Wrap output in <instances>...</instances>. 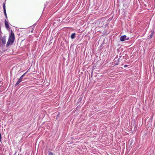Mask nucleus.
<instances>
[{
	"label": "nucleus",
	"instance_id": "f257e3e1",
	"mask_svg": "<svg viewBox=\"0 0 155 155\" xmlns=\"http://www.w3.org/2000/svg\"><path fill=\"white\" fill-rule=\"evenodd\" d=\"M15 40V35L13 32L11 31L10 34L9 36L8 39L6 44V47L12 45Z\"/></svg>",
	"mask_w": 155,
	"mask_h": 155
},
{
	"label": "nucleus",
	"instance_id": "f03ea898",
	"mask_svg": "<svg viewBox=\"0 0 155 155\" xmlns=\"http://www.w3.org/2000/svg\"><path fill=\"white\" fill-rule=\"evenodd\" d=\"M129 37H127L126 35H123L120 38V40L122 41H124L126 40H128Z\"/></svg>",
	"mask_w": 155,
	"mask_h": 155
},
{
	"label": "nucleus",
	"instance_id": "7ed1b4c3",
	"mask_svg": "<svg viewBox=\"0 0 155 155\" xmlns=\"http://www.w3.org/2000/svg\"><path fill=\"white\" fill-rule=\"evenodd\" d=\"M23 78L22 76H21L20 78L18 79V81L15 84V86L17 85L21 81H22V79Z\"/></svg>",
	"mask_w": 155,
	"mask_h": 155
},
{
	"label": "nucleus",
	"instance_id": "20e7f679",
	"mask_svg": "<svg viewBox=\"0 0 155 155\" xmlns=\"http://www.w3.org/2000/svg\"><path fill=\"white\" fill-rule=\"evenodd\" d=\"M3 6L4 12V14L5 15V16H6V15H7V14H6V9H5V2H4L3 3Z\"/></svg>",
	"mask_w": 155,
	"mask_h": 155
},
{
	"label": "nucleus",
	"instance_id": "39448f33",
	"mask_svg": "<svg viewBox=\"0 0 155 155\" xmlns=\"http://www.w3.org/2000/svg\"><path fill=\"white\" fill-rule=\"evenodd\" d=\"M2 43L3 44H5L6 42V38L5 37H4L2 39Z\"/></svg>",
	"mask_w": 155,
	"mask_h": 155
},
{
	"label": "nucleus",
	"instance_id": "423d86ee",
	"mask_svg": "<svg viewBox=\"0 0 155 155\" xmlns=\"http://www.w3.org/2000/svg\"><path fill=\"white\" fill-rule=\"evenodd\" d=\"M5 27L7 28H9V25L8 24V22L6 21V20L5 21Z\"/></svg>",
	"mask_w": 155,
	"mask_h": 155
},
{
	"label": "nucleus",
	"instance_id": "0eeeda50",
	"mask_svg": "<svg viewBox=\"0 0 155 155\" xmlns=\"http://www.w3.org/2000/svg\"><path fill=\"white\" fill-rule=\"evenodd\" d=\"M75 36V33H73L71 35V38L72 39H73L74 38Z\"/></svg>",
	"mask_w": 155,
	"mask_h": 155
},
{
	"label": "nucleus",
	"instance_id": "6e6552de",
	"mask_svg": "<svg viewBox=\"0 0 155 155\" xmlns=\"http://www.w3.org/2000/svg\"><path fill=\"white\" fill-rule=\"evenodd\" d=\"M48 155H53V154L52 153V152H50L49 153Z\"/></svg>",
	"mask_w": 155,
	"mask_h": 155
},
{
	"label": "nucleus",
	"instance_id": "1a4fd4ad",
	"mask_svg": "<svg viewBox=\"0 0 155 155\" xmlns=\"http://www.w3.org/2000/svg\"><path fill=\"white\" fill-rule=\"evenodd\" d=\"M1 139H2V136L1 133H0V141H1Z\"/></svg>",
	"mask_w": 155,
	"mask_h": 155
},
{
	"label": "nucleus",
	"instance_id": "9d476101",
	"mask_svg": "<svg viewBox=\"0 0 155 155\" xmlns=\"http://www.w3.org/2000/svg\"><path fill=\"white\" fill-rule=\"evenodd\" d=\"M26 73V72L23 75H22L21 76H22V78L24 76V75Z\"/></svg>",
	"mask_w": 155,
	"mask_h": 155
},
{
	"label": "nucleus",
	"instance_id": "9b49d317",
	"mask_svg": "<svg viewBox=\"0 0 155 155\" xmlns=\"http://www.w3.org/2000/svg\"><path fill=\"white\" fill-rule=\"evenodd\" d=\"M128 66V65H124V67H125V68H126V67H127Z\"/></svg>",
	"mask_w": 155,
	"mask_h": 155
},
{
	"label": "nucleus",
	"instance_id": "f8f14e48",
	"mask_svg": "<svg viewBox=\"0 0 155 155\" xmlns=\"http://www.w3.org/2000/svg\"><path fill=\"white\" fill-rule=\"evenodd\" d=\"M153 34H151V35H150V38H152V36H153Z\"/></svg>",
	"mask_w": 155,
	"mask_h": 155
},
{
	"label": "nucleus",
	"instance_id": "ddd939ff",
	"mask_svg": "<svg viewBox=\"0 0 155 155\" xmlns=\"http://www.w3.org/2000/svg\"><path fill=\"white\" fill-rule=\"evenodd\" d=\"M9 49H6V51H8L9 50Z\"/></svg>",
	"mask_w": 155,
	"mask_h": 155
},
{
	"label": "nucleus",
	"instance_id": "4468645a",
	"mask_svg": "<svg viewBox=\"0 0 155 155\" xmlns=\"http://www.w3.org/2000/svg\"><path fill=\"white\" fill-rule=\"evenodd\" d=\"M5 17L6 18V19H7V15H6V16H5Z\"/></svg>",
	"mask_w": 155,
	"mask_h": 155
},
{
	"label": "nucleus",
	"instance_id": "2eb2a0df",
	"mask_svg": "<svg viewBox=\"0 0 155 155\" xmlns=\"http://www.w3.org/2000/svg\"><path fill=\"white\" fill-rule=\"evenodd\" d=\"M12 54V52H11V53H10V54Z\"/></svg>",
	"mask_w": 155,
	"mask_h": 155
},
{
	"label": "nucleus",
	"instance_id": "dca6fc26",
	"mask_svg": "<svg viewBox=\"0 0 155 155\" xmlns=\"http://www.w3.org/2000/svg\"><path fill=\"white\" fill-rule=\"evenodd\" d=\"M12 50L11 51H13V50H12Z\"/></svg>",
	"mask_w": 155,
	"mask_h": 155
}]
</instances>
